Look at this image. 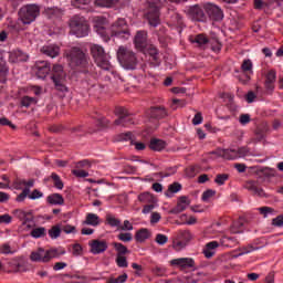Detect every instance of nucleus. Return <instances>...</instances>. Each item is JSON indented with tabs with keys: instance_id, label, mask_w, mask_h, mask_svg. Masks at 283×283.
<instances>
[{
	"instance_id": "f257e3e1",
	"label": "nucleus",
	"mask_w": 283,
	"mask_h": 283,
	"mask_svg": "<svg viewBox=\"0 0 283 283\" xmlns=\"http://www.w3.org/2000/svg\"><path fill=\"white\" fill-rule=\"evenodd\" d=\"M66 57L69 59L70 65L73 70H76L77 72H83L84 74H87L90 72V56L87 55V53L83 52L81 48H71L69 53L66 54Z\"/></svg>"
},
{
	"instance_id": "f03ea898",
	"label": "nucleus",
	"mask_w": 283,
	"mask_h": 283,
	"mask_svg": "<svg viewBox=\"0 0 283 283\" xmlns=\"http://www.w3.org/2000/svg\"><path fill=\"white\" fill-rule=\"evenodd\" d=\"M69 28L71 34H74L77 39H83V36L90 34V24L87 23V20L81 15H73L69 21Z\"/></svg>"
},
{
	"instance_id": "7ed1b4c3",
	"label": "nucleus",
	"mask_w": 283,
	"mask_h": 283,
	"mask_svg": "<svg viewBox=\"0 0 283 283\" xmlns=\"http://www.w3.org/2000/svg\"><path fill=\"white\" fill-rule=\"evenodd\" d=\"M117 60L125 70H136V65H138L136 53L125 46H119L117 50Z\"/></svg>"
},
{
	"instance_id": "20e7f679",
	"label": "nucleus",
	"mask_w": 283,
	"mask_h": 283,
	"mask_svg": "<svg viewBox=\"0 0 283 283\" xmlns=\"http://www.w3.org/2000/svg\"><path fill=\"white\" fill-rule=\"evenodd\" d=\"M60 255H65V250L59 252V249L52 248L45 251L43 248H39L36 251L31 252L30 260L31 262H44L48 263L54 258H59Z\"/></svg>"
},
{
	"instance_id": "39448f33",
	"label": "nucleus",
	"mask_w": 283,
	"mask_h": 283,
	"mask_svg": "<svg viewBox=\"0 0 283 283\" xmlns=\"http://www.w3.org/2000/svg\"><path fill=\"white\" fill-rule=\"evenodd\" d=\"M51 81H53L54 87L57 92H62V94L69 92L67 85H65V82L67 81V74L63 70V65H53Z\"/></svg>"
},
{
	"instance_id": "423d86ee",
	"label": "nucleus",
	"mask_w": 283,
	"mask_h": 283,
	"mask_svg": "<svg viewBox=\"0 0 283 283\" xmlns=\"http://www.w3.org/2000/svg\"><path fill=\"white\" fill-rule=\"evenodd\" d=\"M41 14V8L36 4H25L18 11L19 21L23 25H30L33 21H36V17Z\"/></svg>"
},
{
	"instance_id": "0eeeda50",
	"label": "nucleus",
	"mask_w": 283,
	"mask_h": 283,
	"mask_svg": "<svg viewBox=\"0 0 283 283\" xmlns=\"http://www.w3.org/2000/svg\"><path fill=\"white\" fill-rule=\"evenodd\" d=\"M91 55L98 67L102 70H109L112 64L109 63V55L105 52V49L98 44H91Z\"/></svg>"
},
{
	"instance_id": "6e6552de",
	"label": "nucleus",
	"mask_w": 283,
	"mask_h": 283,
	"mask_svg": "<svg viewBox=\"0 0 283 283\" xmlns=\"http://www.w3.org/2000/svg\"><path fill=\"white\" fill-rule=\"evenodd\" d=\"M219 158H224V160H235L238 158H245L249 156L248 147H240L238 149H217L212 151Z\"/></svg>"
},
{
	"instance_id": "1a4fd4ad",
	"label": "nucleus",
	"mask_w": 283,
	"mask_h": 283,
	"mask_svg": "<svg viewBox=\"0 0 283 283\" xmlns=\"http://www.w3.org/2000/svg\"><path fill=\"white\" fill-rule=\"evenodd\" d=\"M111 36L124 39V41H127V39L132 36L129 25H127V21H125V19H118L115 23L111 25Z\"/></svg>"
},
{
	"instance_id": "9d476101",
	"label": "nucleus",
	"mask_w": 283,
	"mask_h": 283,
	"mask_svg": "<svg viewBox=\"0 0 283 283\" xmlns=\"http://www.w3.org/2000/svg\"><path fill=\"white\" fill-rule=\"evenodd\" d=\"M187 17L197 23H205L207 21V14H205V7L200 4H193L186 11Z\"/></svg>"
},
{
	"instance_id": "9b49d317",
	"label": "nucleus",
	"mask_w": 283,
	"mask_h": 283,
	"mask_svg": "<svg viewBox=\"0 0 283 283\" xmlns=\"http://www.w3.org/2000/svg\"><path fill=\"white\" fill-rule=\"evenodd\" d=\"M203 10L211 21H222L224 19L222 9L211 2L203 4Z\"/></svg>"
},
{
	"instance_id": "f8f14e48",
	"label": "nucleus",
	"mask_w": 283,
	"mask_h": 283,
	"mask_svg": "<svg viewBox=\"0 0 283 283\" xmlns=\"http://www.w3.org/2000/svg\"><path fill=\"white\" fill-rule=\"evenodd\" d=\"M146 19L151 28L160 25V7H148Z\"/></svg>"
},
{
	"instance_id": "ddd939ff",
	"label": "nucleus",
	"mask_w": 283,
	"mask_h": 283,
	"mask_svg": "<svg viewBox=\"0 0 283 283\" xmlns=\"http://www.w3.org/2000/svg\"><path fill=\"white\" fill-rule=\"evenodd\" d=\"M146 117L148 120H160L163 118H167V109L164 106L150 107L146 112Z\"/></svg>"
},
{
	"instance_id": "4468645a",
	"label": "nucleus",
	"mask_w": 283,
	"mask_h": 283,
	"mask_svg": "<svg viewBox=\"0 0 283 283\" xmlns=\"http://www.w3.org/2000/svg\"><path fill=\"white\" fill-rule=\"evenodd\" d=\"M88 247H91V253H93V255L105 253V251L108 249L107 241L98 239L92 240L88 243Z\"/></svg>"
},
{
	"instance_id": "2eb2a0df",
	"label": "nucleus",
	"mask_w": 283,
	"mask_h": 283,
	"mask_svg": "<svg viewBox=\"0 0 283 283\" xmlns=\"http://www.w3.org/2000/svg\"><path fill=\"white\" fill-rule=\"evenodd\" d=\"M170 264L172 266H179L180 271H185L187 269H193V266H196V261L191 258H180L171 260Z\"/></svg>"
},
{
	"instance_id": "dca6fc26",
	"label": "nucleus",
	"mask_w": 283,
	"mask_h": 283,
	"mask_svg": "<svg viewBox=\"0 0 283 283\" xmlns=\"http://www.w3.org/2000/svg\"><path fill=\"white\" fill-rule=\"evenodd\" d=\"M134 44L136 50L139 52H145V48H147V31H137L134 38Z\"/></svg>"
},
{
	"instance_id": "f3484780",
	"label": "nucleus",
	"mask_w": 283,
	"mask_h": 283,
	"mask_svg": "<svg viewBox=\"0 0 283 283\" xmlns=\"http://www.w3.org/2000/svg\"><path fill=\"white\" fill-rule=\"evenodd\" d=\"M191 205V200H189V197L187 196H181L178 198V202L175 208L170 210V213L178 214L182 213L187 207Z\"/></svg>"
},
{
	"instance_id": "a211bd4d",
	"label": "nucleus",
	"mask_w": 283,
	"mask_h": 283,
	"mask_svg": "<svg viewBox=\"0 0 283 283\" xmlns=\"http://www.w3.org/2000/svg\"><path fill=\"white\" fill-rule=\"evenodd\" d=\"M35 70L38 78H45L48 74H50V63L46 61H38L35 62Z\"/></svg>"
},
{
	"instance_id": "6ab92c4d",
	"label": "nucleus",
	"mask_w": 283,
	"mask_h": 283,
	"mask_svg": "<svg viewBox=\"0 0 283 283\" xmlns=\"http://www.w3.org/2000/svg\"><path fill=\"white\" fill-rule=\"evenodd\" d=\"M244 189H248V191H252L254 196H259V198L266 197V192H264V189L258 188V181L249 180L244 184Z\"/></svg>"
},
{
	"instance_id": "aec40b11",
	"label": "nucleus",
	"mask_w": 283,
	"mask_h": 283,
	"mask_svg": "<svg viewBox=\"0 0 283 283\" xmlns=\"http://www.w3.org/2000/svg\"><path fill=\"white\" fill-rule=\"evenodd\" d=\"M275 78H276V73L274 70H271L268 72L265 75V90L269 94H273V90H275Z\"/></svg>"
},
{
	"instance_id": "412c9836",
	"label": "nucleus",
	"mask_w": 283,
	"mask_h": 283,
	"mask_svg": "<svg viewBox=\"0 0 283 283\" xmlns=\"http://www.w3.org/2000/svg\"><path fill=\"white\" fill-rule=\"evenodd\" d=\"M13 214L15 216V218H18V220L23 222V224H28V222H34V216L30 211L25 212L21 209H18L13 211Z\"/></svg>"
},
{
	"instance_id": "4be33fe9",
	"label": "nucleus",
	"mask_w": 283,
	"mask_h": 283,
	"mask_svg": "<svg viewBox=\"0 0 283 283\" xmlns=\"http://www.w3.org/2000/svg\"><path fill=\"white\" fill-rule=\"evenodd\" d=\"M44 14L48 19H59L63 17V10L59 7H48L44 9Z\"/></svg>"
},
{
	"instance_id": "5701e85b",
	"label": "nucleus",
	"mask_w": 283,
	"mask_h": 283,
	"mask_svg": "<svg viewBox=\"0 0 283 283\" xmlns=\"http://www.w3.org/2000/svg\"><path fill=\"white\" fill-rule=\"evenodd\" d=\"M167 147V142L158 138L150 139L149 149L151 151H163Z\"/></svg>"
},
{
	"instance_id": "b1692460",
	"label": "nucleus",
	"mask_w": 283,
	"mask_h": 283,
	"mask_svg": "<svg viewBox=\"0 0 283 283\" xmlns=\"http://www.w3.org/2000/svg\"><path fill=\"white\" fill-rule=\"evenodd\" d=\"M42 54H45L46 56H51V59H56L59 56L61 49L59 46L54 45H46L41 49Z\"/></svg>"
},
{
	"instance_id": "393cba45",
	"label": "nucleus",
	"mask_w": 283,
	"mask_h": 283,
	"mask_svg": "<svg viewBox=\"0 0 283 283\" xmlns=\"http://www.w3.org/2000/svg\"><path fill=\"white\" fill-rule=\"evenodd\" d=\"M9 72L8 63L3 57H0V83H7Z\"/></svg>"
},
{
	"instance_id": "a878e982",
	"label": "nucleus",
	"mask_w": 283,
	"mask_h": 283,
	"mask_svg": "<svg viewBox=\"0 0 283 283\" xmlns=\"http://www.w3.org/2000/svg\"><path fill=\"white\" fill-rule=\"evenodd\" d=\"M144 52H147L151 57L155 63H160V53L158 52V48L154 44H147Z\"/></svg>"
},
{
	"instance_id": "bb28decb",
	"label": "nucleus",
	"mask_w": 283,
	"mask_h": 283,
	"mask_svg": "<svg viewBox=\"0 0 283 283\" xmlns=\"http://www.w3.org/2000/svg\"><path fill=\"white\" fill-rule=\"evenodd\" d=\"M151 233H149V230L147 228H142L135 233V240L136 242H145V240H149Z\"/></svg>"
},
{
	"instance_id": "cd10ccee",
	"label": "nucleus",
	"mask_w": 283,
	"mask_h": 283,
	"mask_svg": "<svg viewBox=\"0 0 283 283\" xmlns=\"http://www.w3.org/2000/svg\"><path fill=\"white\" fill-rule=\"evenodd\" d=\"M49 205H65V199L61 193H52L46 198Z\"/></svg>"
},
{
	"instance_id": "c85d7f7f",
	"label": "nucleus",
	"mask_w": 283,
	"mask_h": 283,
	"mask_svg": "<svg viewBox=\"0 0 283 283\" xmlns=\"http://www.w3.org/2000/svg\"><path fill=\"white\" fill-rule=\"evenodd\" d=\"M182 189V185L180 182H174L168 187V190L165 192V196L167 198H171L172 193H178Z\"/></svg>"
},
{
	"instance_id": "c756f323",
	"label": "nucleus",
	"mask_w": 283,
	"mask_h": 283,
	"mask_svg": "<svg viewBox=\"0 0 283 283\" xmlns=\"http://www.w3.org/2000/svg\"><path fill=\"white\" fill-rule=\"evenodd\" d=\"M83 224H88L91 227H98V224H101V221L98 219V217L94 213H88L86 216L85 221L83 222Z\"/></svg>"
},
{
	"instance_id": "7c9ffc66",
	"label": "nucleus",
	"mask_w": 283,
	"mask_h": 283,
	"mask_svg": "<svg viewBox=\"0 0 283 283\" xmlns=\"http://www.w3.org/2000/svg\"><path fill=\"white\" fill-rule=\"evenodd\" d=\"M119 1L120 0H95V6L97 8H114Z\"/></svg>"
},
{
	"instance_id": "2f4dec72",
	"label": "nucleus",
	"mask_w": 283,
	"mask_h": 283,
	"mask_svg": "<svg viewBox=\"0 0 283 283\" xmlns=\"http://www.w3.org/2000/svg\"><path fill=\"white\" fill-rule=\"evenodd\" d=\"M107 27V19L104 17H96L93 20V28L94 30H98L101 28Z\"/></svg>"
},
{
	"instance_id": "473e14b6",
	"label": "nucleus",
	"mask_w": 283,
	"mask_h": 283,
	"mask_svg": "<svg viewBox=\"0 0 283 283\" xmlns=\"http://www.w3.org/2000/svg\"><path fill=\"white\" fill-rule=\"evenodd\" d=\"M113 247L117 251V255H127L129 253V250L123 243L113 242Z\"/></svg>"
},
{
	"instance_id": "72a5a7b5",
	"label": "nucleus",
	"mask_w": 283,
	"mask_h": 283,
	"mask_svg": "<svg viewBox=\"0 0 283 283\" xmlns=\"http://www.w3.org/2000/svg\"><path fill=\"white\" fill-rule=\"evenodd\" d=\"M36 103H39V99H36V97L23 96L21 98L22 107H30V105H36Z\"/></svg>"
},
{
	"instance_id": "f704fd0d",
	"label": "nucleus",
	"mask_w": 283,
	"mask_h": 283,
	"mask_svg": "<svg viewBox=\"0 0 283 283\" xmlns=\"http://www.w3.org/2000/svg\"><path fill=\"white\" fill-rule=\"evenodd\" d=\"M61 226L56 224L51 227V229L49 230V235L50 238H52V240H56V238L61 237Z\"/></svg>"
},
{
	"instance_id": "c9c22d12",
	"label": "nucleus",
	"mask_w": 283,
	"mask_h": 283,
	"mask_svg": "<svg viewBox=\"0 0 283 283\" xmlns=\"http://www.w3.org/2000/svg\"><path fill=\"white\" fill-rule=\"evenodd\" d=\"M118 140H125L126 143H130V145H134V134L132 132L122 133L118 135Z\"/></svg>"
},
{
	"instance_id": "e433bc0d",
	"label": "nucleus",
	"mask_w": 283,
	"mask_h": 283,
	"mask_svg": "<svg viewBox=\"0 0 283 283\" xmlns=\"http://www.w3.org/2000/svg\"><path fill=\"white\" fill-rule=\"evenodd\" d=\"M95 32L102 36L103 41L107 43L109 41V33H107V27H101L99 29H95Z\"/></svg>"
},
{
	"instance_id": "4c0bfd02",
	"label": "nucleus",
	"mask_w": 283,
	"mask_h": 283,
	"mask_svg": "<svg viewBox=\"0 0 283 283\" xmlns=\"http://www.w3.org/2000/svg\"><path fill=\"white\" fill-rule=\"evenodd\" d=\"M192 238L193 237L191 235V232L189 230L181 231L179 234V240L186 242V244H189V242H191Z\"/></svg>"
},
{
	"instance_id": "58836bf2",
	"label": "nucleus",
	"mask_w": 283,
	"mask_h": 283,
	"mask_svg": "<svg viewBox=\"0 0 283 283\" xmlns=\"http://www.w3.org/2000/svg\"><path fill=\"white\" fill-rule=\"evenodd\" d=\"M116 264L119 266V269H127L129 264L127 263V256L125 255H117L116 256Z\"/></svg>"
},
{
	"instance_id": "ea45409f",
	"label": "nucleus",
	"mask_w": 283,
	"mask_h": 283,
	"mask_svg": "<svg viewBox=\"0 0 283 283\" xmlns=\"http://www.w3.org/2000/svg\"><path fill=\"white\" fill-rule=\"evenodd\" d=\"M106 224H108L109 227H120V220L116 219L112 214H107L106 216Z\"/></svg>"
},
{
	"instance_id": "a19ab883",
	"label": "nucleus",
	"mask_w": 283,
	"mask_h": 283,
	"mask_svg": "<svg viewBox=\"0 0 283 283\" xmlns=\"http://www.w3.org/2000/svg\"><path fill=\"white\" fill-rule=\"evenodd\" d=\"M127 273H124L122 275H119L117 279L111 276L106 283H126L127 282Z\"/></svg>"
},
{
	"instance_id": "79ce46f5",
	"label": "nucleus",
	"mask_w": 283,
	"mask_h": 283,
	"mask_svg": "<svg viewBox=\"0 0 283 283\" xmlns=\"http://www.w3.org/2000/svg\"><path fill=\"white\" fill-rule=\"evenodd\" d=\"M139 202H154V195L150 192H143L138 196Z\"/></svg>"
},
{
	"instance_id": "37998d69",
	"label": "nucleus",
	"mask_w": 283,
	"mask_h": 283,
	"mask_svg": "<svg viewBox=\"0 0 283 283\" xmlns=\"http://www.w3.org/2000/svg\"><path fill=\"white\" fill-rule=\"evenodd\" d=\"M51 178L54 181V187L56 189H60V190L63 189L64 184H63V180H61V177H59V175H56L55 172H52Z\"/></svg>"
},
{
	"instance_id": "c03bdc74",
	"label": "nucleus",
	"mask_w": 283,
	"mask_h": 283,
	"mask_svg": "<svg viewBox=\"0 0 283 283\" xmlns=\"http://www.w3.org/2000/svg\"><path fill=\"white\" fill-rule=\"evenodd\" d=\"M192 43H198L199 46L207 45V43H209V39L205 34H198V35H196Z\"/></svg>"
},
{
	"instance_id": "a18cd8bd",
	"label": "nucleus",
	"mask_w": 283,
	"mask_h": 283,
	"mask_svg": "<svg viewBox=\"0 0 283 283\" xmlns=\"http://www.w3.org/2000/svg\"><path fill=\"white\" fill-rule=\"evenodd\" d=\"M31 235H32V238H43V237H45V228L40 227V228L33 229L31 231Z\"/></svg>"
},
{
	"instance_id": "49530a36",
	"label": "nucleus",
	"mask_w": 283,
	"mask_h": 283,
	"mask_svg": "<svg viewBox=\"0 0 283 283\" xmlns=\"http://www.w3.org/2000/svg\"><path fill=\"white\" fill-rule=\"evenodd\" d=\"M187 105V101L185 99H178V98H174L172 103L170 104V107L176 111L178 109V107H185Z\"/></svg>"
},
{
	"instance_id": "de8ad7c7",
	"label": "nucleus",
	"mask_w": 283,
	"mask_h": 283,
	"mask_svg": "<svg viewBox=\"0 0 283 283\" xmlns=\"http://www.w3.org/2000/svg\"><path fill=\"white\" fill-rule=\"evenodd\" d=\"M172 247L175 251H182L187 247V242L181 241V239H176L172 241Z\"/></svg>"
},
{
	"instance_id": "09e8293b",
	"label": "nucleus",
	"mask_w": 283,
	"mask_h": 283,
	"mask_svg": "<svg viewBox=\"0 0 283 283\" xmlns=\"http://www.w3.org/2000/svg\"><path fill=\"white\" fill-rule=\"evenodd\" d=\"M226 180H229V174H219L216 176L214 182L217 185L222 186V185H224Z\"/></svg>"
},
{
	"instance_id": "8fccbe9b",
	"label": "nucleus",
	"mask_w": 283,
	"mask_h": 283,
	"mask_svg": "<svg viewBox=\"0 0 283 283\" xmlns=\"http://www.w3.org/2000/svg\"><path fill=\"white\" fill-rule=\"evenodd\" d=\"M30 196V188H24L20 195L15 198L17 202H23L25 198Z\"/></svg>"
},
{
	"instance_id": "3c124183",
	"label": "nucleus",
	"mask_w": 283,
	"mask_h": 283,
	"mask_svg": "<svg viewBox=\"0 0 283 283\" xmlns=\"http://www.w3.org/2000/svg\"><path fill=\"white\" fill-rule=\"evenodd\" d=\"M242 72H251L253 70V62L251 60H244L242 65H241Z\"/></svg>"
},
{
	"instance_id": "603ef678",
	"label": "nucleus",
	"mask_w": 283,
	"mask_h": 283,
	"mask_svg": "<svg viewBox=\"0 0 283 283\" xmlns=\"http://www.w3.org/2000/svg\"><path fill=\"white\" fill-rule=\"evenodd\" d=\"M0 125L2 127H11V129H17V125L12 124V122L10 119H8L7 117H1L0 118Z\"/></svg>"
},
{
	"instance_id": "864d4df0",
	"label": "nucleus",
	"mask_w": 283,
	"mask_h": 283,
	"mask_svg": "<svg viewBox=\"0 0 283 283\" xmlns=\"http://www.w3.org/2000/svg\"><path fill=\"white\" fill-rule=\"evenodd\" d=\"M169 241V238H167V235L165 234H157L155 238V242H157V244H167V242Z\"/></svg>"
},
{
	"instance_id": "5fc2aeb1",
	"label": "nucleus",
	"mask_w": 283,
	"mask_h": 283,
	"mask_svg": "<svg viewBox=\"0 0 283 283\" xmlns=\"http://www.w3.org/2000/svg\"><path fill=\"white\" fill-rule=\"evenodd\" d=\"M213 196H216V190L208 189L202 193L201 200L207 202V200H209V198H213Z\"/></svg>"
},
{
	"instance_id": "6e6d98bb",
	"label": "nucleus",
	"mask_w": 283,
	"mask_h": 283,
	"mask_svg": "<svg viewBox=\"0 0 283 283\" xmlns=\"http://www.w3.org/2000/svg\"><path fill=\"white\" fill-rule=\"evenodd\" d=\"M115 115L123 118H125L126 116H129V114L127 113V109L120 106L115 108Z\"/></svg>"
},
{
	"instance_id": "4d7b16f0",
	"label": "nucleus",
	"mask_w": 283,
	"mask_h": 283,
	"mask_svg": "<svg viewBox=\"0 0 283 283\" xmlns=\"http://www.w3.org/2000/svg\"><path fill=\"white\" fill-rule=\"evenodd\" d=\"M262 174L266 178H273V177H275V169L265 167L262 169Z\"/></svg>"
},
{
	"instance_id": "13d9d810",
	"label": "nucleus",
	"mask_w": 283,
	"mask_h": 283,
	"mask_svg": "<svg viewBox=\"0 0 283 283\" xmlns=\"http://www.w3.org/2000/svg\"><path fill=\"white\" fill-rule=\"evenodd\" d=\"M239 122L241 125H249V123H251V115H249V114L240 115Z\"/></svg>"
},
{
	"instance_id": "bf43d9fd",
	"label": "nucleus",
	"mask_w": 283,
	"mask_h": 283,
	"mask_svg": "<svg viewBox=\"0 0 283 283\" xmlns=\"http://www.w3.org/2000/svg\"><path fill=\"white\" fill-rule=\"evenodd\" d=\"M73 255H83V247L80 243L73 244Z\"/></svg>"
},
{
	"instance_id": "052dcab7",
	"label": "nucleus",
	"mask_w": 283,
	"mask_h": 283,
	"mask_svg": "<svg viewBox=\"0 0 283 283\" xmlns=\"http://www.w3.org/2000/svg\"><path fill=\"white\" fill-rule=\"evenodd\" d=\"M132 233L129 232L118 234V240H120L122 242H132Z\"/></svg>"
},
{
	"instance_id": "680f3d73",
	"label": "nucleus",
	"mask_w": 283,
	"mask_h": 283,
	"mask_svg": "<svg viewBox=\"0 0 283 283\" xmlns=\"http://www.w3.org/2000/svg\"><path fill=\"white\" fill-rule=\"evenodd\" d=\"M30 200H36L39 198H43V192H41L39 189H34L30 195H29Z\"/></svg>"
},
{
	"instance_id": "e2e57ef3",
	"label": "nucleus",
	"mask_w": 283,
	"mask_h": 283,
	"mask_svg": "<svg viewBox=\"0 0 283 283\" xmlns=\"http://www.w3.org/2000/svg\"><path fill=\"white\" fill-rule=\"evenodd\" d=\"M12 222V217L10 214L0 216V224H10Z\"/></svg>"
},
{
	"instance_id": "0e129e2a",
	"label": "nucleus",
	"mask_w": 283,
	"mask_h": 283,
	"mask_svg": "<svg viewBox=\"0 0 283 283\" xmlns=\"http://www.w3.org/2000/svg\"><path fill=\"white\" fill-rule=\"evenodd\" d=\"M148 8H160L161 1L160 0H145Z\"/></svg>"
},
{
	"instance_id": "69168bd1",
	"label": "nucleus",
	"mask_w": 283,
	"mask_h": 283,
	"mask_svg": "<svg viewBox=\"0 0 283 283\" xmlns=\"http://www.w3.org/2000/svg\"><path fill=\"white\" fill-rule=\"evenodd\" d=\"M273 227H283V216L280 214L272 220Z\"/></svg>"
},
{
	"instance_id": "338daca9",
	"label": "nucleus",
	"mask_w": 283,
	"mask_h": 283,
	"mask_svg": "<svg viewBox=\"0 0 283 283\" xmlns=\"http://www.w3.org/2000/svg\"><path fill=\"white\" fill-rule=\"evenodd\" d=\"M62 231L64 233H76V227L66 224V226L62 227Z\"/></svg>"
},
{
	"instance_id": "774afa93",
	"label": "nucleus",
	"mask_w": 283,
	"mask_h": 283,
	"mask_svg": "<svg viewBox=\"0 0 283 283\" xmlns=\"http://www.w3.org/2000/svg\"><path fill=\"white\" fill-rule=\"evenodd\" d=\"M200 123H202V113L198 112L192 119V125H200Z\"/></svg>"
}]
</instances>
